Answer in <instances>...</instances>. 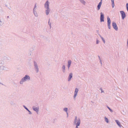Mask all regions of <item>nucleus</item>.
Instances as JSON below:
<instances>
[{
  "instance_id": "obj_37",
  "label": "nucleus",
  "mask_w": 128,
  "mask_h": 128,
  "mask_svg": "<svg viewBox=\"0 0 128 128\" xmlns=\"http://www.w3.org/2000/svg\"><path fill=\"white\" fill-rule=\"evenodd\" d=\"M3 69H4H4H4V68H3Z\"/></svg>"
},
{
  "instance_id": "obj_13",
  "label": "nucleus",
  "mask_w": 128,
  "mask_h": 128,
  "mask_svg": "<svg viewBox=\"0 0 128 128\" xmlns=\"http://www.w3.org/2000/svg\"><path fill=\"white\" fill-rule=\"evenodd\" d=\"M72 73H70V74L69 76V79H68V81H70V80L71 79L72 77Z\"/></svg>"
},
{
  "instance_id": "obj_18",
  "label": "nucleus",
  "mask_w": 128,
  "mask_h": 128,
  "mask_svg": "<svg viewBox=\"0 0 128 128\" xmlns=\"http://www.w3.org/2000/svg\"><path fill=\"white\" fill-rule=\"evenodd\" d=\"M111 1L112 3V8H114V0H111Z\"/></svg>"
},
{
  "instance_id": "obj_12",
  "label": "nucleus",
  "mask_w": 128,
  "mask_h": 128,
  "mask_svg": "<svg viewBox=\"0 0 128 128\" xmlns=\"http://www.w3.org/2000/svg\"><path fill=\"white\" fill-rule=\"evenodd\" d=\"M102 4V2H100L98 4V10H99L100 8L101 5Z\"/></svg>"
},
{
  "instance_id": "obj_16",
  "label": "nucleus",
  "mask_w": 128,
  "mask_h": 128,
  "mask_svg": "<svg viewBox=\"0 0 128 128\" xmlns=\"http://www.w3.org/2000/svg\"><path fill=\"white\" fill-rule=\"evenodd\" d=\"M33 13L34 15L36 16H38V14L35 11L34 8L33 9Z\"/></svg>"
},
{
  "instance_id": "obj_9",
  "label": "nucleus",
  "mask_w": 128,
  "mask_h": 128,
  "mask_svg": "<svg viewBox=\"0 0 128 128\" xmlns=\"http://www.w3.org/2000/svg\"><path fill=\"white\" fill-rule=\"evenodd\" d=\"M23 106L25 109L29 112V114H32V112L25 105H24Z\"/></svg>"
},
{
  "instance_id": "obj_21",
  "label": "nucleus",
  "mask_w": 128,
  "mask_h": 128,
  "mask_svg": "<svg viewBox=\"0 0 128 128\" xmlns=\"http://www.w3.org/2000/svg\"><path fill=\"white\" fill-rule=\"evenodd\" d=\"M67 110H68V108H65L64 109V110L66 111V112H67Z\"/></svg>"
},
{
  "instance_id": "obj_36",
  "label": "nucleus",
  "mask_w": 128,
  "mask_h": 128,
  "mask_svg": "<svg viewBox=\"0 0 128 128\" xmlns=\"http://www.w3.org/2000/svg\"><path fill=\"white\" fill-rule=\"evenodd\" d=\"M31 53H30V55H31Z\"/></svg>"
},
{
  "instance_id": "obj_30",
  "label": "nucleus",
  "mask_w": 128,
  "mask_h": 128,
  "mask_svg": "<svg viewBox=\"0 0 128 128\" xmlns=\"http://www.w3.org/2000/svg\"><path fill=\"white\" fill-rule=\"evenodd\" d=\"M7 18H9V16H7Z\"/></svg>"
},
{
  "instance_id": "obj_5",
  "label": "nucleus",
  "mask_w": 128,
  "mask_h": 128,
  "mask_svg": "<svg viewBox=\"0 0 128 128\" xmlns=\"http://www.w3.org/2000/svg\"><path fill=\"white\" fill-rule=\"evenodd\" d=\"M120 12L122 15V19L124 20V18L126 17L125 14L124 12L123 11H120Z\"/></svg>"
},
{
  "instance_id": "obj_35",
  "label": "nucleus",
  "mask_w": 128,
  "mask_h": 128,
  "mask_svg": "<svg viewBox=\"0 0 128 128\" xmlns=\"http://www.w3.org/2000/svg\"><path fill=\"white\" fill-rule=\"evenodd\" d=\"M9 9H10V8H9Z\"/></svg>"
},
{
  "instance_id": "obj_29",
  "label": "nucleus",
  "mask_w": 128,
  "mask_h": 128,
  "mask_svg": "<svg viewBox=\"0 0 128 128\" xmlns=\"http://www.w3.org/2000/svg\"><path fill=\"white\" fill-rule=\"evenodd\" d=\"M62 68L64 69L65 68V66H63L62 67Z\"/></svg>"
},
{
  "instance_id": "obj_32",
  "label": "nucleus",
  "mask_w": 128,
  "mask_h": 128,
  "mask_svg": "<svg viewBox=\"0 0 128 128\" xmlns=\"http://www.w3.org/2000/svg\"><path fill=\"white\" fill-rule=\"evenodd\" d=\"M0 22H1V23L2 22L0 20Z\"/></svg>"
},
{
  "instance_id": "obj_23",
  "label": "nucleus",
  "mask_w": 128,
  "mask_h": 128,
  "mask_svg": "<svg viewBox=\"0 0 128 128\" xmlns=\"http://www.w3.org/2000/svg\"><path fill=\"white\" fill-rule=\"evenodd\" d=\"M80 1L82 2L84 4L85 3V2L83 0H80Z\"/></svg>"
},
{
  "instance_id": "obj_15",
  "label": "nucleus",
  "mask_w": 128,
  "mask_h": 128,
  "mask_svg": "<svg viewBox=\"0 0 128 128\" xmlns=\"http://www.w3.org/2000/svg\"><path fill=\"white\" fill-rule=\"evenodd\" d=\"M10 103L12 105H14L16 104L14 102V101L13 100H11L10 102Z\"/></svg>"
},
{
  "instance_id": "obj_6",
  "label": "nucleus",
  "mask_w": 128,
  "mask_h": 128,
  "mask_svg": "<svg viewBox=\"0 0 128 128\" xmlns=\"http://www.w3.org/2000/svg\"><path fill=\"white\" fill-rule=\"evenodd\" d=\"M32 109L34 111L36 112L38 114V112L39 111L38 108L34 106L32 107Z\"/></svg>"
},
{
  "instance_id": "obj_14",
  "label": "nucleus",
  "mask_w": 128,
  "mask_h": 128,
  "mask_svg": "<svg viewBox=\"0 0 128 128\" xmlns=\"http://www.w3.org/2000/svg\"><path fill=\"white\" fill-rule=\"evenodd\" d=\"M116 122L118 125L120 127H121V125L120 124V123L117 120H116Z\"/></svg>"
},
{
  "instance_id": "obj_31",
  "label": "nucleus",
  "mask_w": 128,
  "mask_h": 128,
  "mask_svg": "<svg viewBox=\"0 0 128 128\" xmlns=\"http://www.w3.org/2000/svg\"><path fill=\"white\" fill-rule=\"evenodd\" d=\"M0 84H1L2 85H4V84L2 83H1L0 82Z\"/></svg>"
},
{
  "instance_id": "obj_10",
  "label": "nucleus",
  "mask_w": 128,
  "mask_h": 128,
  "mask_svg": "<svg viewBox=\"0 0 128 128\" xmlns=\"http://www.w3.org/2000/svg\"><path fill=\"white\" fill-rule=\"evenodd\" d=\"M45 7L46 9H49V2L47 1L45 4Z\"/></svg>"
},
{
  "instance_id": "obj_17",
  "label": "nucleus",
  "mask_w": 128,
  "mask_h": 128,
  "mask_svg": "<svg viewBox=\"0 0 128 128\" xmlns=\"http://www.w3.org/2000/svg\"><path fill=\"white\" fill-rule=\"evenodd\" d=\"M71 63V61L70 60L68 61V68H70Z\"/></svg>"
},
{
  "instance_id": "obj_34",
  "label": "nucleus",
  "mask_w": 128,
  "mask_h": 128,
  "mask_svg": "<svg viewBox=\"0 0 128 128\" xmlns=\"http://www.w3.org/2000/svg\"><path fill=\"white\" fill-rule=\"evenodd\" d=\"M101 2H102V0H101Z\"/></svg>"
},
{
  "instance_id": "obj_24",
  "label": "nucleus",
  "mask_w": 128,
  "mask_h": 128,
  "mask_svg": "<svg viewBox=\"0 0 128 128\" xmlns=\"http://www.w3.org/2000/svg\"><path fill=\"white\" fill-rule=\"evenodd\" d=\"M102 38L103 41L104 43H105V41L104 40V39Z\"/></svg>"
},
{
  "instance_id": "obj_11",
  "label": "nucleus",
  "mask_w": 128,
  "mask_h": 128,
  "mask_svg": "<svg viewBox=\"0 0 128 128\" xmlns=\"http://www.w3.org/2000/svg\"><path fill=\"white\" fill-rule=\"evenodd\" d=\"M78 89L76 88L75 89V91L74 92V97L75 98L76 97V96L77 95V93L78 91Z\"/></svg>"
},
{
  "instance_id": "obj_25",
  "label": "nucleus",
  "mask_w": 128,
  "mask_h": 128,
  "mask_svg": "<svg viewBox=\"0 0 128 128\" xmlns=\"http://www.w3.org/2000/svg\"><path fill=\"white\" fill-rule=\"evenodd\" d=\"M108 108L110 110L111 112H112V110L108 107Z\"/></svg>"
},
{
  "instance_id": "obj_20",
  "label": "nucleus",
  "mask_w": 128,
  "mask_h": 128,
  "mask_svg": "<svg viewBox=\"0 0 128 128\" xmlns=\"http://www.w3.org/2000/svg\"><path fill=\"white\" fill-rule=\"evenodd\" d=\"M105 120L106 122L107 123H108V118H106V117H105Z\"/></svg>"
},
{
  "instance_id": "obj_3",
  "label": "nucleus",
  "mask_w": 128,
  "mask_h": 128,
  "mask_svg": "<svg viewBox=\"0 0 128 128\" xmlns=\"http://www.w3.org/2000/svg\"><path fill=\"white\" fill-rule=\"evenodd\" d=\"M77 117L76 116L75 118V119L74 121V123L76 124V128H78V126L80 125V119L79 118H78L77 120Z\"/></svg>"
},
{
  "instance_id": "obj_1",
  "label": "nucleus",
  "mask_w": 128,
  "mask_h": 128,
  "mask_svg": "<svg viewBox=\"0 0 128 128\" xmlns=\"http://www.w3.org/2000/svg\"><path fill=\"white\" fill-rule=\"evenodd\" d=\"M30 80V76L28 75H26L25 76L22 78L20 81V84H22L24 82L26 81H29Z\"/></svg>"
},
{
  "instance_id": "obj_7",
  "label": "nucleus",
  "mask_w": 128,
  "mask_h": 128,
  "mask_svg": "<svg viewBox=\"0 0 128 128\" xmlns=\"http://www.w3.org/2000/svg\"><path fill=\"white\" fill-rule=\"evenodd\" d=\"M112 26L113 28L115 30H117L118 28L116 26V24L115 22H113L112 23Z\"/></svg>"
},
{
  "instance_id": "obj_28",
  "label": "nucleus",
  "mask_w": 128,
  "mask_h": 128,
  "mask_svg": "<svg viewBox=\"0 0 128 128\" xmlns=\"http://www.w3.org/2000/svg\"><path fill=\"white\" fill-rule=\"evenodd\" d=\"M36 4H35V5H34V9H35V8L36 7Z\"/></svg>"
},
{
  "instance_id": "obj_22",
  "label": "nucleus",
  "mask_w": 128,
  "mask_h": 128,
  "mask_svg": "<svg viewBox=\"0 0 128 128\" xmlns=\"http://www.w3.org/2000/svg\"><path fill=\"white\" fill-rule=\"evenodd\" d=\"M126 7L127 8V10H128V4L127 3L126 4Z\"/></svg>"
},
{
  "instance_id": "obj_19",
  "label": "nucleus",
  "mask_w": 128,
  "mask_h": 128,
  "mask_svg": "<svg viewBox=\"0 0 128 128\" xmlns=\"http://www.w3.org/2000/svg\"><path fill=\"white\" fill-rule=\"evenodd\" d=\"M47 10L46 11V13L47 15H48L49 12V9H47Z\"/></svg>"
},
{
  "instance_id": "obj_26",
  "label": "nucleus",
  "mask_w": 128,
  "mask_h": 128,
  "mask_svg": "<svg viewBox=\"0 0 128 128\" xmlns=\"http://www.w3.org/2000/svg\"><path fill=\"white\" fill-rule=\"evenodd\" d=\"M5 59H8V60H9L10 59L8 58L7 57H5Z\"/></svg>"
},
{
  "instance_id": "obj_8",
  "label": "nucleus",
  "mask_w": 128,
  "mask_h": 128,
  "mask_svg": "<svg viewBox=\"0 0 128 128\" xmlns=\"http://www.w3.org/2000/svg\"><path fill=\"white\" fill-rule=\"evenodd\" d=\"M100 21L101 22L104 21V16L102 12L100 13Z\"/></svg>"
},
{
  "instance_id": "obj_4",
  "label": "nucleus",
  "mask_w": 128,
  "mask_h": 128,
  "mask_svg": "<svg viewBox=\"0 0 128 128\" xmlns=\"http://www.w3.org/2000/svg\"><path fill=\"white\" fill-rule=\"evenodd\" d=\"M107 19L108 28L109 29H110L111 21L109 17H107Z\"/></svg>"
},
{
  "instance_id": "obj_33",
  "label": "nucleus",
  "mask_w": 128,
  "mask_h": 128,
  "mask_svg": "<svg viewBox=\"0 0 128 128\" xmlns=\"http://www.w3.org/2000/svg\"><path fill=\"white\" fill-rule=\"evenodd\" d=\"M2 64V62H1V63L0 64Z\"/></svg>"
},
{
  "instance_id": "obj_27",
  "label": "nucleus",
  "mask_w": 128,
  "mask_h": 128,
  "mask_svg": "<svg viewBox=\"0 0 128 128\" xmlns=\"http://www.w3.org/2000/svg\"><path fill=\"white\" fill-rule=\"evenodd\" d=\"M99 42V41L98 40H97L96 41V43L97 44H98Z\"/></svg>"
},
{
  "instance_id": "obj_2",
  "label": "nucleus",
  "mask_w": 128,
  "mask_h": 128,
  "mask_svg": "<svg viewBox=\"0 0 128 128\" xmlns=\"http://www.w3.org/2000/svg\"><path fill=\"white\" fill-rule=\"evenodd\" d=\"M34 70L36 73H38L39 72V70L38 65L37 63L34 61Z\"/></svg>"
}]
</instances>
